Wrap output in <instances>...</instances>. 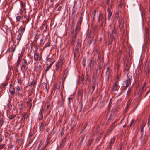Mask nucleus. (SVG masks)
Returning <instances> with one entry per match:
<instances>
[{
	"mask_svg": "<svg viewBox=\"0 0 150 150\" xmlns=\"http://www.w3.org/2000/svg\"><path fill=\"white\" fill-rule=\"evenodd\" d=\"M20 6L21 7V9H26L25 4L22 1L20 2Z\"/></svg>",
	"mask_w": 150,
	"mask_h": 150,
	"instance_id": "27",
	"label": "nucleus"
},
{
	"mask_svg": "<svg viewBox=\"0 0 150 150\" xmlns=\"http://www.w3.org/2000/svg\"><path fill=\"white\" fill-rule=\"evenodd\" d=\"M45 104H46L47 105V110H48L49 107H50V103H49V102H47V101H46V102H45Z\"/></svg>",
	"mask_w": 150,
	"mask_h": 150,
	"instance_id": "44",
	"label": "nucleus"
},
{
	"mask_svg": "<svg viewBox=\"0 0 150 150\" xmlns=\"http://www.w3.org/2000/svg\"><path fill=\"white\" fill-rule=\"evenodd\" d=\"M33 62L32 58L29 57V55L25 57L22 61V64L21 66V71L23 72L26 71L28 69V66L32 64Z\"/></svg>",
	"mask_w": 150,
	"mask_h": 150,
	"instance_id": "2",
	"label": "nucleus"
},
{
	"mask_svg": "<svg viewBox=\"0 0 150 150\" xmlns=\"http://www.w3.org/2000/svg\"><path fill=\"white\" fill-rule=\"evenodd\" d=\"M66 138L64 137L61 140L60 143V147L61 148H63L64 145L65 143L66 142Z\"/></svg>",
	"mask_w": 150,
	"mask_h": 150,
	"instance_id": "11",
	"label": "nucleus"
},
{
	"mask_svg": "<svg viewBox=\"0 0 150 150\" xmlns=\"http://www.w3.org/2000/svg\"><path fill=\"white\" fill-rule=\"evenodd\" d=\"M61 98H62V100H61V105L62 106V105H63V104H64V101H65V99H64L63 98V95L62 94V93H61Z\"/></svg>",
	"mask_w": 150,
	"mask_h": 150,
	"instance_id": "29",
	"label": "nucleus"
},
{
	"mask_svg": "<svg viewBox=\"0 0 150 150\" xmlns=\"http://www.w3.org/2000/svg\"><path fill=\"white\" fill-rule=\"evenodd\" d=\"M130 103L129 102H128L127 103V106H126V108H125V109L126 110H126L127 109H128V108H129V106H130Z\"/></svg>",
	"mask_w": 150,
	"mask_h": 150,
	"instance_id": "42",
	"label": "nucleus"
},
{
	"mask_svg": "<svg viewBox=\"0 0 150 150\" xmlns=\"http://www.w3.org/2000/svg\"><path fill=\"white\" fill-rule=\"evenodd\" d=\"M64 58L61 57L56 63L55 69V72L59 74L61 72L62 67L64 62Z\"/></svg>",
	"mask_w": 150,
	"mask_h": 150,
	"instance_id": "3",
	"label": "nucleus"
},
{
	"mask_svg": "<svg viewBox=\"0 0 150 150\" xmlns=\"http://www.w3.org/2000/svg\"><path fill=\"white\" fill-rule=\"evenodd\" d=\"M96 85V81H94L93 82V85L92 87V92H91L92 93L94 91Z\"/></svg>",
	"mask_w": 150,
	"mask_h": 150,
	"instance_id": "23",
	"label": "nucleus"
},
{
	"mask_svg": "<svg viewBox=\"0 0 150 150\" xmlns=\"http://www.w3.org/2000/svg\"><path fill=\"white\" fill-rule=\"evenodd\" d=\"M50 42L49 40L48 42L45 44V46L44 47V48H46L47 47L50 46Z\"/></svg>",
	"mask_w": 150,
	"mask_h": 150,
	"instance_id": "41",
	"label": "nucleus"
},
{
	"mask_svg": "<svg viewBox=\"0 0 150 150\" xmlns=\"http://www.w3.org/2000/svg\"><path fill=\"white\" fill-rule=\"evenodd\" d=\"M93 141V139L92 138H90L88 141V143L87 144V146H91V143Z\"/></svg>",
	"mask_w": 150,
	"mask_h": 150,
	"instance_id": "21",
	"label": "nucleus"
},
{
	"mask_svg": "<svg viewBox=\"0 0 150 150\" xmlns=\"http://www.w3.org/2000/svg\"><path fill=\"white\" fill-rule=\"evenodd\" d=\"M22 18V17L20 16H18L16 17V19L17 21H18Z\"/></svg>",
	"mask_w": 150,
	"mask_h": 150,
	"instance_id": "53",
	"label": "nucleus"
},
{
	"mask_svg": "<svg viewBox=\"0 0 150 150\" xmlns=\"http://www.w3.org/2000/svg\"><path fill=\"white\" fill-rule=\"evenodd\" d=\"M3 138H4L3 136L2 135H0V143L2 141V140L3 139Z\"/></svg>",
	"mask_w": 150,
	"mask_h": 150,
	"instance_id": "60",
	"label": "nucleus"
},
{
	"mask_svg": "<svg viewBox=\"0 0 150 150\" xmlns=\"http://www.w3.org/2000/svg\"><path fill=\"white\" fill-rule=\"evenodd\" d=\"M118 82L117 81L114 84L112 89V91H115L117 89V86L118 84Z\"/></svg>",
	"mask_w": 150,
	"mask_h": 150,
	"instance_id": "15",
	"label": "nucleus"
},
{
	"mask_svg": "<svg viewBox=\"0 0 150 150\" xmlns=\"http://www.w3.org/2000/svg\"><path fill=\"white\" fill-rule=\"evenodd\" d=\"M112 13L111 12H110L109 13H108V19L109 20L110 19V17L112 15Z\"/></svg>",
	"mask_w": 150,
	"mask_h": 150,
	"instance_id": "58",
	"label": "nucleus"
},
{
	"mask_svg": "<svg viewBox=\"0 0 150 150\" xmlns=\"http://www.w3.org/2000/svg\"><path fill=\"white\" fill-rule=\"evenodd\" d=\"M146 86V83H145L143 85V87L142 88V90H141V91L140 92V95H142L143 93L142 91H144L145 89V86Z\"/></svg>",
	"mask_w": 150,
	"mask_h": 150,
	"instance_id": "36",
	"label": "nucleus"
},
{
	"mask_svg": "<svg viewBox=\"0 0 150 150\" xmlns=\"http://www.w3.org/2000/svg\"><path fill=\"white\" fill-rule=\"evenodd\" d=\"M134 119H133L131 121V122L130 123L129 125L128 126V127H130V126H131L133 124L134 122Z\"/></svg>",
	"mask_w": 150,
	"mask_h": 150,
	"instance_id": "56",
	"label": "nucleus"
},
{
	"mask_svg": "<svg viewBox=\"0 0 150 150\" xmlns=\"http://www.w3.org/2000/svg\"><path fill=\"white\" fill-rule=\"evenodd\" d=\"M67 76L63 75V76L62 79V84H63L65 80V79L67 77Z\"/></svg>",
	"mask_w": 150,
	"mask_h": 150,
	"instance_id": "40",
	"label": "nucleus"
},
{
	"mask_svg": "<svg viewBox=\"0 0 150 150\" xmlns=\"http://www.w3.org/2000/svg\"><path fill=\"white\" fill-rule=\"evenodd\" d=\"M81 44L78 40L77 44L75 47V49L74 51V58L79 56V51L80 47H81Z\"/></svg>",
	"mask_w": 150,
	"mask_h": 150,
	"instance_id": "4",
	"label": "nucleus"
},
{
	"mask_svg": "<svg viewBox=\"0 0 150 150\" xmlns=\"http://www.w3.org/2000/svg\"><path fill=\"white\" fill-rule=\"evenodd\" d=\"M87 123H86L82 127V131H83L85 129H86V127H87Z\"/></svg>",
	"mask_w": 150,
	"mask_h": 150,
	"instance_id": "45",
	"label": "nucleus"
},
{
	"mask_svg": "<svg viewBox=\"0 0 150 150\" xmlns=\"http://www.w3.org/2000/svg\"><path fill=\"white\" fill-rule=\"evenodd\" d=\"M61 83H60L58 85L57 84V89L59 90L60 88Z\"/></svg>",
	"mask_w": 150,
	"mask_h": 150,
	"instance_id": "61",
	"label": "nucleus"
},
{
	"mask_svg": "<svg viewBox=\"0 0 150 150\" xmlns=\"http://www.w3.org/2000/svg\"><path fill=\"white\" fill-rule=\"evenodd\" d=\"M115 140V139L114 138H113L112 139H111L110 142V145L109 146L110 149L111 148L113 144V143H114Z\"/></svg>",
	"mask_w": 150,
	"mask_h": 150,
	"instance_id": "30",
	"label": "nucleus"
},
{
	"mask_svg": "<svg viewBox=\"0 0 150 150\" xmlns=\"http://www.w3.org/2000/svg\"><path fill=\"white\" fill-rule=\"evenodd\" d=\"M131 79L129 78H128L126 81V87H128L130 83Z\"/></svg>",
	"mask_w": 150,
	"mask_h": 150,
	"instance_id": "14",
	"label": "nucleus"
},
{
	"mask_svg": "<svg viewBox=\"0 0 150 150\" xmlns=\"http://www.w3.org/2000/svg\"><path fill=\"white\" fill-rule=\"evenodd\" d=\"M17 80L18 81V82L19 84H22V80H21V78L19 77V76H18Z\"/></svg>",
	"mask_w": 150,
	"mask_h": 150,
	"instance_id": "31",
	"label": "nucleus"
},
{
	"mask_svg": "<svg viewBox=\"0 0 150 150\" xmlns=\"http://www.w3.org/2000/svg\"><path fill=\"white\" fill-rule=\"evenodd\" d=\"M103 14L101 13L99 14L98 24V25H100V26L102 27L103 26Z\"/></svg>",
	"mask_w": 150,
	"mask_h": 150,
	"instance_id": "6",
	"label": "nucleus"
},
{
	"mask_svg": "<svg viewBox=\"0 0 150 150\" xmlns=\"http://www.w3.org/2000/svg\"><path fill=\"white\" fill-rule=\"evenodd\" d=\"M50 138L49 137H48L46 139V144H47V145H48L49 143L50 142Z\"/></svg>",
	"mask_w": 150,
	"mask_h": 150,
	"instance_id": "52",
	"label": "nucleus"
},
{
	"mask_svg": "<svg viewBox=\"0 0 150 150\" xmlns=\"http://www.w3.org/2000/svg\"><path fill=\"white\" fill-rule=\"evenodd\" d=\"M46 125V123L45 122H42L40 126L39 127V131H42L44 129Z\"/></svg>",
	"mask_w": 150,
	"mask_h": 150,
	"instance_id": "10",
	"label": "nucleus"
},
{
	"mask_svg": "<svg viewBox=\"0 0 150 150\" xmlns=\"http://www.w3.org/2000/svg\"><path fill=\"white\" fill-rule=\"evenodd\" d=\"M41 67V65H39L38 66H37L36 67V69L37 71H40L42 70Z\"/></svg>",
	"mask_w": 150,
	"mask_h": 150,
	"instance_id": "38",
	"label": "nucleus"
},
{
	"mask_svg": "<svg viewBox=\"0 0 150 150\" xmlns=\"http://www.w3.org/2000/svg\"><path fill=\"white\" fill-rule=\"evenodd\" d=\"M140 133H141V136H140V137H141V138H142V137L144 136V134L143 130H142V131L141 130L140 131Z\"/></svg>",
	"mask_w": 150,
	"mask_h": 150,
	"instance_id": "57",
	"label": "nucleus"
},
{
	"mask_svg": "<svg viewBox=\"0 0 150 150\" xmlns=\"http://www.w3.org/2000/svg\"><path fill=\"white\" fill-rule=\"evenodd\" d=\"M21 62V61L20 60H18L17 61V62H16V66L17 67H18L19 66V65Z\"/></svg>",
	"mask_w": 150,
	"mask_h": 150,
	"instance_id": "54",
	"label": "nucleus"
},
{
	"mask_svg": "<svg viewBox=\"0 0 150 150\" xmlns=\"http://www.w3.org/2000/svg\"><path fill=\"white\" fill-rule=\"evenodd\" d=\"M36 83V81L33 80L32 82L30 83V85H35Z\"/></svg>",
	"mask_w": 150,
	"mask_h": 150,
	"instance_id": "51",
	"label": "nucleus"
},
{
	"mask_svg": "<svg viewBox=\"0 0 150 150\" xmlns=\"http://www.w3.org/2000/svg\"><path fill=\"white\" fill-rule=\"evenodd\" d=\"M40 117L39 119V120H40L42 119L43 118V115L42 111L40 112Z\"/></svg>",
	"mask_w": 150,
	"mask_h": 150,
	"instance_id": "49",
	"label": "nucleus"
},
{
	"mask_svg": "<svg viewBox=\"0 0 150 150\" xmlns=\"http://www.w3.org/2000/svg\"><path fill=\"white\" fill-rule=\"evenodd\" d=\"M99 68L100 70L102 69L103 67V62H101L99 64Z\"/></svg>",
	"mask_w": 150,
	"mask_h": 150,
	"instance_id": "34",
	"label": "nucleus"
},
{
	"mask_svg": "<svg viewBox=\"0 0 150 150\" xmlns=\"http://www.w3.org/2000/svg\"><path fill=\"white\" fill-rule=\"evenodd\" d=\"M92 38H89V39L88 43H89V44H91L92 43Z\"/></svg>",
	"mask_w": 150,
	"mask_h": 150,
	"instance_id": "59",
	"label": "nucleus"
},
{
	"mask_svg": "<svg viewBox=\"0 0 150 150\" xmlns=\"http://www.w3.org/2000/svg\"><path fill=\"white\" fill-rule=\"evenodd\" d=\"M115 30H113L112 32V37L114 39H115L116 38V35H115Z\"/></svg>",
	"mask_w": 150,
	"mask_h": 150,
	"instance_id": "25",
	"label": "nucleus"
},
{
	"mask_svg": "<svg viewBox=\"0 0 150 150\" xmlns=\"http://www.w3.org/2000/svg\"><path fill=\"white\" fill-rule=\"evenodd\" d=\"M43 39L42 38H41L40 40V43H39V45L40 46L42 45L43 44Z\"/></svg>",
	"mask_w": 150,
	"mask_h": 150,
	"instance_id": "46",
	"label": "nucleus"
},
{
	"mask_svg": "<svg viewBox=\"0 0 150 150\" xmlns=\"http://www.w3.org/2000/svg\"><path fill=\"white\" fill-rule=\"evenodd\" d=\"M83 17H82V13H81L80 17L78 19V21L76 23V27L75 29L74 36H73L71 41V45L73 46L75 42V40L76 39L77 33L80 31L81 29V26L82 23Z\"/></svg>",
	"mask_w": 150,
	"mask_h": 150,
	"instance_id": "1",
	"label": "nucleus"
},
{
	"mask_svg": "<svg viewBox=\"0 0 150 150\" xmlns=\"http://www.w3.org/2000/svg\"><path fill=\"white\" fill-rule=\"evenodd\" d=\"M39 55L38 53H35L34 54V60L35 61H38L39 58Z\"/></svg>",
	"mask_w": 150,
	"mask_h": 150,
	"instance_id": "19",
	"label": "nucleus"
},
{
	"mask_svg": "<svg viewBox=\"0 0 150 150\" xmlns=\"http://www.w3.org/2000/svg\"><path fill=\"white\" fill-rule=\"evenodd\" d=\"M145 126V125L144 124H143L142 125H140V128H141V130L142 131L143 130L144 127Z\"/></svg>",
	"mask_w": 150,
	"mask_h": 150,
	"instance_id": "55",
	"label": "nucleus"
},
{
	"mask_svg": "<svg viewBox=\"0 0 150 150\" xmlns=\"http://www.w3.org/2000/svg\"><path fill=\"white\" fill-rule=\"evenodd\" d=\"M22 35H21V34H20V33H18V34L17 35V36L16 37V38L17 40L18 41L17 44H18L19 41L21 39Z\"/></svg>",
	"mask_w": 150,
	"mask_h": 150,
	"instance_id": "12",
	"label": "nucleus"
},
{
	"mask_svg": "<svg viewBox=\"0 0 150 150\" xmlns=\"http://www.w3.org/2000/svg\"><path fill=\"white\" fill-rule=\"evenodd\" d=\"M57 84H54L53 86V89L54 90H56L57 89Z\"/></svg>",
	"mask_w": 150,
	"mask_h": 150,
	"instance_id": "48",
	"label": "nucleus"
},
{
	"mask_svg": "<svg viewBox=\"0 0 150 150\" xmlns=\"http://www.w3.org/2000/svg\"><path fill=\"white\" fill-rule=\"evenodd\" d=\"M4 121V120L3 117H1L0 118V126L1 127H2Z\"/></svg>",
	"mask_w": 150,
	"mask_h": 150,
	"instance_id": "35",
	"label": "nucleus"
},
{
	"mask_svg": "<svg viewBox=\"0 0 150 150\" xmlns=\"http://www.w3.org/2000/svg\"><path fill=\"white\" fill-rule=\"evenodd\" d=\"M51 60V59L50 58H47V61L49 62H50Z\"/></svg>",
	"mask_w": 150,
	"mask_h": 150,
	"instance_id": "64",
	"label": "nucleus"
},
{
	"mask_svg": "<svg viewBox=\"0 0 150 150\" xmlns=\"http://www.w3.org/2000/svg\"><path fill=\"white\" fill-rule=\"evenodd\" d=\"M77 18V16L76 14H71V20L72 21L71 23V29L73 31L72 32H73L74 30L75 20Z\"/></svg>",
	"mask_w": 150,
	"mask_h": 150,
	"instance_id": "5",
	"label": "nucleus"
},
{
	"mask_svg": "<svg viewBox=\"0 0 150 150\" xmlns=\"http://www.w3.org/2000/svg\"><path fill=\"white\" fill-rule=\"evenodd\" d=\"M130 67V65L129 64H127L126 63V66L124 69L125 71H128L129 70V68Z\"/></svg>",
	"mask_w": 150,
	"mask_h": 150,
	"instance_id": "17",
	"label": "nucleus"
},
{
	"mask_svg": "<svg viewBox=\"0 0 150 150\" xmlns=\"http://www.w3.org/2000/svg\"><path fill=\"white\" fill-rule=\"evenodd\" d=\"M94 60L93 58L91 59L89 63V66L90 68H93L94 66Z\"/></svg>",
	"mask_w": 150,
	"mask_h": 150,
	"instance_id": "13",
	"label": "nucleus"
},
{
	"mask_svg": "<svg viewBox=\"0 0 150 150\" xmlns=\"http://www.w3.org/2000/svg\"><path fill=\"white\" fill-rule=\"evenodd\" d=\"M139 139L141 142L144 144L146 143L148 139V137L146 135V134H145L144 135V136H143L142 138L140 137Z\"/></svg>",
	"mask_w": 150,
	"mask_h": 150,
	"instance_id": "8",
	"label": "nucleus"
},
{
	"mask_svg": "<svg viewBox=\"0 0 150 150\" xmlns=\"http://www.w3.org/2000/svg\"><path fill=\"white\" fill-rule=\"evenodd\" d=\"M132 59V57L130 55L128 56L127 57V64L131 65L130 62Z\"/></svg>",
	"mask_w": 150,
	"mask_h": 150,
	"instance_id": "16",
	"label": "nucleus"
},
{
	"mask_svg": "<svg viewBox=\"0 0 150 150\" xmlns=\"http://www.w3.org/2000/svg\"><path fill=\"white\" fill-rule=\"evenodd\" d=\"M25 27L24 28H20V29L19 32L18 33L20 34H21V35H23V32L25 31Z\"/></svg>",
	"mask_w": 150,
	"mask_h": 150,
	"instance_id": "26",
	"label": "nucleus"
},
{
	"mask_svg": "<svg viewBox=\"0 0 150 150\" xmlns=\"http://www.w3.org/2000/svg\"><path fill=\"white\" fill-rule=\"evenodd\" d=\"M28 116V115L27 113H25L22 115V117L24 120L27 119Z\"/></svg>",
	"mask_w": 150,
	"mask_h": 150,
	"instance_id": "32",
	"label": "nucleus"
},
{
	"mask_svg": "<svg viewBox=\"0 0 150 150\" xmlns=\"http://www.w3.org/2000/svg\"><path fill=\"white\" fill-rule=\"evenodd\" d=\"M85 137V135L83 134V135L81 136L80 137V138H81V140L80 142V144H81L83 142V140L84 139V137Z\"/></svg>",
	"mask_w": 150,
	"mask_h": 150,
	"instance_id": "33",
	"label": "nucleus"
},
{
	"mask_svg": "<svg viewBox=\"0 0 150 150\" xmlns=\"http://www.w3.org/2000/svg\"><path fill=\"white\" fill-rule=\"evenodd\" d=\"M30 15H29L27 20V21H26L25 22L26 23H27L30 20Z\"/></svg>",
	"mask_w": 150,
	"mask_h": 150,
	"instance_id": "62",
	"label": "nucleus"
},
{
	"mask_svg": "<svg viewBox=\"0 0 150 150\" xmlns=\"http://www.w3.org/2000/svg\"><path fill=\"white\" fill-rule=\"evenodd\" d=\"M109 68H107V71L106 73V77L105 79H106V80L107 81L108 79V78L109 74L110 73V71L109 70Z\"/></svg>",
	"mask_w": 150,
	"mask_h": 150,
	"instance_id": "18",
	"label": "nucleus"
},
{
	"mask_svg": "<svg viewBox=\"0 0 150 150\" xmlns=\"http://www.w3.org/2000/svg\"><path fill=\"white\" fill-rule=\"evenodd\" d=\"M43 144V142H42V141H40L38 147V150L39 149V148L41 147V146Z\"/></svg>",
	"mask_w": 150,
	"mask_h": 150,
	"instance_id": "47",
	"label": "nucleus"
},
{
	"mask_svg": "<svg viewBox=\"0 0 150 150\" xmlns=\"http://www.w3.org/2000/svg\"><path fill=\"white\" fill-rule=\"evenodd\" d=\"M55 61V60L54 61L52 62L50 64V65L48 66L47 68H46V70H45V71L47 72V71L52 66L54 62Z\"/></svg>",
	"mask_w": 150,
	"mask_h": 150,
	"instance_id": "28",
	"label": "nucleus"
},
{
	"mask_svg": "<svg viewBox=\"0 0 150 150\" xmlns=\"http://www.w3.org/2000/svg\"><path fill=\"white\" fill-rule=\"evenodd\" d=\"M25 10V9H23H23L21 8V9L20 10L21 14L23 12V11H24Z\"/></svg>",
	"mask_w": 150,
	"mask_h": 150,
	"instance_id": "63",
	"label": "nucleus"
},
{
	"mask_svg": "<svg viewBox=\"0 0 150 150\" xmlns=\"http://www.w3.org/2000/svg\"><path fill=\"white\" fill-rule=\"evenodd\" d=\"M15 115H14L12 114L11 115L9 116L8 118L10 119H12L13 118H14L15 117Z\"/></svg>",
	"mask_w": 150,
	"mask_h": 150,
	"instance_id": "43",
	"label": "nucleus"
},
{
	"mask_svg": "<svg viewBox=\"0 0 150 150\" xmlns=\"http://www.w3.org/2000/svg\"><path fill=\"white\" fill-rule=\"evenodd\" d=\"M8 83V81H6L2 85H1L0 87L2 88H5L6 87V86L7 85Z\"/></svg>",
	"mask_w": 150,
	"mask_h": 150,
	"instance_id": "22",
	"label": "nucleus"
},
{
	"mask_svg": "<svg viewBox=\"0 0 150 150\" xmlns=\"http://www.w3.org/2000/svg\"><path fill=\"white\" fill-rule=\"evenodd\" d=\"M20 90V87L19 86H17L16 88V90L17 92V94H18V93H19V91Z\"/></svg>",
	"mask_w": 150,
	"mask_h": 150,
	"instance_id": "50",
	"label": "nucleus"
},
{
	"mask_svg": "<svg viewBox=\"0 0 150 150\" xmlns=\"http://www.w3.org/2000/svg\"><path fill=\"white\" fill-rule=\"evenodd\" d=\"M77 10V8L75 7V5H74L72 10L71 14H75Z\"/></svg>",
	"mask_w": 150,
	"mask_h": 150,
	"instance_id": "24",
	"label": "nucleus"
},
{
	"mask_svg": "<svg viewBox=\"0 0 150 150\" xmlns=\"http://www.w3.org/2000/svg\"><path fill=\"white\" fill-rule=\"evenodd\" d=\"M78 93L79 94V96H80L81 97H82L83 93L82 91L81 90H80L78 91Z\"/></svg>",
	"mask_w": 150,
	"mask_h": 150,
	"instance_id": "39",
	"label": "nucleus"
},
{
	"mask_svg": "<svg viewBox=\"0 0 150 150\" xmlns=\"http://www.w3.org/2000/svg\"><path fill=\"white\" fill-rule=\"evenodd\" d=\"M16 106H17V108L21 111L24 108L25 105L23 103L18 102Z\"/></svg>",
	"mask_w": 150,
	"mask_h": 150,
	"instance_id": "7",
	"label": "nucleus"
},
{
	"mask_svg": "<svg viewBox=\"0 0 150 150\" xmlns=\"http://www.w3.org/2000/svg\"><path fill=\"white\" fill-rule=\"evenodd\" d=\"M15 88L14 86L12 84H10L9 89V91L11 95H13L15 93Z\"/></svg>",
	"mask_w": 150,
	"mask_h": 150,
	"instance_id": "9",
	"label": "nucleus"
},
{
	"mask_svg": "<svg viewBox=\"0 0 150 150\" xmlns=\"http://www.w3.org/2000/svg\"><path fill=\"white\" fill-rule=\"evenodd\" d=\"M68 72V68H67L64 71H63V75H67V74Z\"/></svg>",
	"mask_w": 150,
	"mask_h": 150,
	"instance_id": "37",
	"label": "nucleus"
},
{
	"mask_svg": "<svg viewBox=\"0 0 150 150\" xmlns=\"http://www.w3.org/2000/svg\"><path fill=\"white\" fill-rule=\"evenodd\" d=\"M32 100V99L31 98H30L28 99L27 101V103L28 105H29L30 106V108L32 106V103H30L31 101Z\"/></svg>",
	"mask_w": 150,
	"mask_h": 150,
	"instance_id": "20",
	"label": "nucleus"
}]
</instances>
